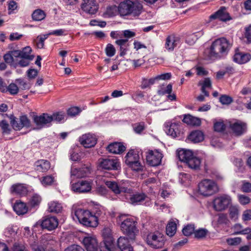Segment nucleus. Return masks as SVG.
Instances as JSON below:
<instances>
[{"mask_svg":"<svg viewBox=\"0 0 251 251\" xmlns=\"http://www.w3.org/2000/svg\"><path fill=\"white\" fill-rule=\"evenodd\" d=\"M232 46L230 43L225 38L215 40L212 44L209 52L211 58L219 59L226 55Z\"/></svg>","mask_w":251,"mask_h":251,"instance_id":"nucleus-1","label":"nucleus"},{"mask_svg":"<svg viewBox=\"0 0 251 251\" xmlns=\"http://www.w3.org/2000/svg\"><path fill=\"white\" fill-rule=\"evenodd\" d=\"M100 212H97L94 215L88 210L80 208L76 209L75 215L79 222L82 225L95 227L98 225V217L100 215Z\"/></svg>","mask_w":251,"mask_h":251,"instance_id":"nucleus-2","label":"nucleus"},{"mask_svg":"<svg viewBox=\"0 0 251 251\" xmlns=\"http://www.w3.org/2000/svg\"><path fill=\"white\" fill-rule=\"evenodd\" d=\"M199 192L204 196L209 197L218 191V187L217 183L213 180L204 179L202 180L199 184Z\"/></svg>","mask_w":251,"mask_h":251,"instance_id":"nucleus-3","label":"nucleus"},{"mask_svg":"<svg viewBox=\"0 0 251 251\" xmlns=\"http://www.w3.org/2000/svg\"><path fill=\"white\" fill-rule=\"evenodd\" d=\"M126 216V215H121L119 216V219L121 221H123L121 224V228L122 231L129 238L132 240L134 238L135 233L136 231V228L135 225L134 220L131 218L125 217Z\"/></svg>","mask_w":251,"mask_h":251,"instance_id":"nucleus-4","label":"nucleus"},{"mask_svg":"<svg viewBox=\"0 0 251 251\" xmlns=\"http://www.w3.org/2000/svg\"><path fill=\"white\" fill-rule=\"evenodd\" d=\"M105 184L116 195L120 194L121 193H130L131 192V190L128 188L127 183L125 181L118 182L106 181Z\"/></svg>","mask_w":251,"mask_h":251,"instance_id":"nucleus-5","label":"nucleus"},{"mask_svg":"<svg viewBox=\"0 0 251 251\" xmlns=\"http://www.w3.org/2000/svg\"><path fill=\"white\" fill-rule=\"evenodd\" d=\"M147 244L153 248H161L165 244V237L159 232L149 234L146 238Z\"/></svg>","mask_w":251,"mask_h":251,"instance_id":"nucleus-6","label":"nucleus"},{"mask_svg":"<svg viewBox=\"0 0 251 251\" xmlns=\"http://www.w3.org/2000/svg\"><path fill=\"white\" fill-rule=\"evenodd\" d=\"M139 155L134 151H129L126 156V163L133 170L139 171L143 169V166L139 162Z\"/></svg>","mask_w":251,"mask_h":251,"instance_id":"nucleus-7","label":"nucleus"},{"mask_svg":"<svg viewBox=\"0 0 251 251\" xmlns=\"http://www.w3.org/2000/svg\"><path fill=\"white\" fill-rule=\"evenodd\" d=\"M231 199L228 195H224L215 198L213 207L215 210L221 211L226 209L231 203Z\"/></svg>","mask_w":251,"mask_h":251,"instance_id":"nucleus-8","label":"nucleus"},{"mask_svg":"<svg viewBox=\"0 0 251 251\" xmlns=\"http://www.w3.org/2000/svg\"><path fill=\"white\" fill-rule=\"evenodd\" d=\"M99 167L104 170H116L120 167V163L117 159L100 158L98 160Z\"/></svg>","mask_w":251,"mask_h":251,"instance_id":"nucleus-9","label":"nucleus"},{"mask_svg":"<svg viewBox=\"0 0 251 251\" xmlns=\"http://www.w3.org/2000/svg\"><path fill=\"white\" fill-rule=\"evenodd\" d=\"M162 157V154L157 150L150 151L146 155L147 162L152 166L159 165Z\"/></svg>","mask_w":251,"mask_h":251,"instance_id":"nucleus-10","label":"nucleus"},{"mask_svg":"<svg viewBox=\"0 0 251 251\" xmlns=\"http://www.w3.org/2000/svg\"><path fill=\"white\" fill-rule=\"evenodd\" d=\"M33 121L37 126V129H41L48 126L52 122V118L47 113H43L39 116H34Z\"/></svg>","mask_w":251,"mask_h":251,"instance_id":"nucleus-11","label":"nucleus"},{"mask_svg":"<svg viewBox=\"0 0 251 251\" xmlns=\"http://www.w3.org/2000/svg\"><path fill=\"white\" fill-rule=\"evenodd\" d=\"M251 59L250 53L240 51L238 49L235 50L233 56V60L234 62L239 64H244L248 63Z\"/></svg>","mask_w":251,"mask_h":251,"instance_id":"nucleus-12","label":"nucleus"},{"mask_svg":"<svg viewBox=\"0 0 251 251\" xmlns=\"http://www.w3.org/2000/svg\"><path fill=\"white\" fill-rule=\"evenodd\" d=\"M180 126L179 123L167 122L164 124V130L168 135L175 138L179 134Z\"/></svg>","mask_w":251,"mask_h":251,"instance_id":"nucleus-13","label":"nucleus"},{"mask_svg":"<svg viewBox=\"0 0 251 251\" xmlns=\"http://www.w3.org/2000/svg\"><path fill=\"white\" fill-rule=\"evenodd\" d=\"M81 8L87 13L94 14L98 11V4L95 0H83Z\"/></svg>","mask_w":251,"mask_h":251,"instance_id":"nucleus-14","label":"nucleus"},{"mask_svg":"<svg viewBox=\"0 0 251 251\" xmlns=\"http://www.w3.org/2000/svg\"><path fill=\"white\" fill-rule=\"evenodd\" d=\"M80 143L86 148L94 147L97 143L96 137L90 133L85 134L79 137Z\"/></svg>","mask_w":251,"mask_h":251,"instance_id":"nucleus-15","label":"nucleus"},{"mask_svg":"<svg viewBox=\"0 0 251 251\" xmlns=\"http://www.w3.org/2000/svg\"><path fill=\"white\" fill-rule=\"evenodd\" d=\"M72 190L76 193H86L91 190V185L89 182L82 180L73 184Z\"/></svg>","mask_w":251,"mask_h":251,"instance_id":"nucleus-16","label":"nucleus"},{"mask_svg":"<svg viewBox=\"0 0 251 251\" xmlns=\"http://www.w3.org/2000/svg\"><path fill=\"white\" fill-rule=\"evenodd\" d=\"M230 127L232 132L236 135L240 136L244 134L247 130V126L245 122L238 121L230 124Z\"/></svg>","mask_w":251,"mask_h":251,"instance_id":"nucleus-17","label":"nucleus"},{"mask_svg":"<svg viewBox=\"0 0 251 251\" xmlns=\"http://www.w3.org/2000/svg\"><path fill=\"white\" fill-rule=\"evenodd\" d=\"M83 244L87 251H98V242L94 237H85L83 240Z\"/></svg>","mask_w":251,"mask_h":251,"instance_id":"nucleus-18","label":"nucleus"},{"mask_svg":"<svg viewBox=\"0 0 251 251\" xmlns=\"http://www.w3.org/2000/svg\"><path fill=\"white\" fill-rule=\"evenodd\" d=\"M180 43V39L178 37L174 35H170L167 36L166 39L165 48L170 51H172Z\"/></svg>","mask_w":251,"mask_h":251,"instance_id":"nucleus-19","label":"nucleus"},{"mask_svg":"<svg viewBox=\"0 0 251 251\" xmlns=\"http://www.w3.org/2000/svg\"><path fill=\"white\" fill-rule=\"evenodd\" d=\"M210 20L218 19L221 21H229L231 18L225 7H222L218 11L210 16Z\"/></svg>","mask_w":251,"mask_h":251,"instance_id":"nucleus-20","label":"nucleus"},{"mask_svg":"<svg viewBox=\"0 0 251 251\" xmlns=\"http://www.w3.org/2000/svg\"><path fill=\"white\" fill-rule=\"evenodd\" d=\"M58 225V219L55 217H48L44 219L41 224L42 227L48 230H52L55 229Z\"/></svg>","mask_w":251,"mask_h":251,"instance_id":"nucleus-21","label":"nucleus"},{"mask_svg":"<svg viewBox=\"0 0 251 251\" xmlns=\"http://www.w3.org/2000/svg\"><path fill=\"white\" fill-rule=\"evenodd\" d=\"M128 3H129V5H130L129 9L130 15L133 16H137L141 13L143 6L140 2L138 0L131 1L128 0Z\"/></svg>","mask_w":251,"mask_h":251,"instance_id":"nucleus-22","label":"nucleus"},{"mask_svg":"<svg viewBox=\"0 0 251 251\" xmlns=\"http://www.w3.org/2000/svg\"><path fill=\"white\" fill-rule=\"evenodd\" d=\"M110 153L120 154L126 150V147L121 143L114 142L110 144L106 148Z\"/></svg>","mask_w":251,"mask_h":251,"instance_id":"nucleus-23","label":"nucleus"},{"mask_svg":"<svg viewBox=\"0 0 251 251\" xmlns=\"http://www.w3.org/2000/svg\"><path fill=\"white\" fill-rule=\"evenodd\" d=\"M71 173L72 176H75L78 178L83 177L90 173V169L86 166L79 169L72 168Z\"/></svg>","mask_w":251,"mask_h":251,"instance_id":"nucleus-24","label":"nucleus"},{"mask_svg":"<svg viewBox=\"0 0 251 251\" xmlns=\"http://www.w3.org/2000/svg\"><path fill=\"white\" fill-rule=\"evenodd\" d=\"M10 192L12 194L19 195H25L27 193V187L24 184L17 183L13 184L10 188Z\"/></svg>","mask_w":251,"mask_h":251,"instance_id":"nucleus-25","label":"nucleus"},{"mask_svg":"<svg viewBox=\"0 0 251 251\" xmlns=\"http://www.w3.org/2000/svg\"><path fill=\"white\" fill-rule=\"evenodd\" d=\"M50 167V162L47 160L41 159L34 164L35 169L40 172H46Z\"/></svg>","mask_w":251,"mask_h":251,"instance_id":"nucleus-26","label":"nucleus"},{"mask_svg":"<svg viewBox=\"0 0 251 251\" xmlns=\"http://www.w3.org/2000/svg\"><path fill=\"white\" fill-rule=\"evenodd\" d=\"M193 155L192 152L190 150L180 149L177 151V156L179 160L185 163Z\"/></svg>","mask_w":251,"mask_h":251,"instance_id":"nucleus-27","label":"nucleus"},{"mask_svg":"<svg viewBox=\"0 0 251 251\" xmlns=\"http://www.w3.org/2000/svg\"><path fill=\"white\" fill-rule=\"evenodd\" d=\"M128 1V0H126L120 3L118 10L121 16H124L130 15L129 10L130 5H129Z\"/></svg>","mask_w":251,"mask_h":251,"instance_id":"nucleus-28","label":"nucleus"},{"mask_svg":"<svg viewBox=\"0 0 251 251\" xmlns=\"http://www.w3.org/2000/svg\"><path fill=\"white\" fill-rule=\"evenodd\" d=\"M184 123L193 126H199L201 124L200 119L190 115H185L183 119Z\"/></svg>","mask_w":251,"mask_h":251,"instance_id":"nucleus-29","label":"nucleus"},{"mask_svg":"<svg viewBox=\"0 0 251 251\" xmlns=\"http://www.w3.org/2000/svg\"><path fill=\"white\" fill-rule=\"evenodd\" d=\"M14 210L19 215H23L27 211V207L23 202H16L13 206Z\"/></svg>","mask_w":251,"mask_h":251,"instance_id":"nucleus-30","label":"nucleus"},{"mask_svg":"<svg viewBox=\"0 0 251 251\" xmlns=\"http://www.w3.org/2000/svg\"><path fill=\"white\" fill-rule=\"evenodd\" d=\"M188 166L193 170H198L200 168L201 160L200 158L194 156L191 157L189 160L186 163Z\"/></svg>","mask_w":251,"mask_h":251,"instance_id":"nucleus-31","label":"nucleus"},{"mask_svg":"<svg viewBox=\"0 0 251 251\" xmlns=\"http://www.w3.org/2000/svg\"><path fill=\"white\" fill-rule=\"evenodd\" d=\"M204 139L203 133L200 130L192 131L189 136V139L194 143L202 141Z\"/></svg>","mask_w":251,"mask_h":251,"instance_id":"nucleus-32","label":"nucleus"},{"mask_svg":"<svg viewBox=\"0 0 251 251\" xmlns=\"http://www.w3.org/2000/svg\"><path fill=\"white\" fill-rule=\"evenodd\" d=\"M200 85L201 86V90L205 97L209 96V92H207L206 89L211 88V81L209 78H205L202 81L199 82Z\"/></svg>","mask_w":251,"mask_h":251,"instance_id":"nucleus-33","label":"nucleus"},{"mask_svg":"<svg viewBox=\"0 0 251 251\" xmlns=\"http://www.w3.org/2000/svg\"><path fill=\"white\" fill-rule=\"evenodd\" d=\"M102 235L103 237V243H106L110 244L113 243L111 229L109 227H104L102 230Z\"/></svg>","mask_w":251,"mask_h":251,"instance_id":"nucleus-34","label":"nucleus"},{"mask_svg":"<svg viewBox=\"0 0 251 251\" xmlns=\"http://www.w3.org/2000/svg\"><path fill=\"white\" fill-rule=\"evenodd\" d=\"M148 198L147 196L144 193H136L130 198V201L132 204H137L146 200Z\"/></svg>","mask_w":251,"mask_h":251,"instance_id":"nucleus-35","label":"nucleus"},{"mask_svg":"<svg viewBox=\"0 0 251 251\" xmlns=\"http://www.w3.org/2000/svg\"><path fill=\"white\" fill-rule=\"evenodd\" d=\"M62 208L61 204L57 201H53L49 203L48 210L50 212L59 213Z\"/></svg>","mask_w":251,"mask_h":251,"instance_id":"nucleus-36","label":"nucleus"},{"mask_svg":"<svg viewBox=\"0 0 251 251\" xmlns=\"http://www.w3.org/2000/svg\"><path fill=\"white\" fill-rule=\"evenodd\" d=\"M49 34L38 35L36 39L34 40V42L36 44V46L39 49H43L44 46V41L48 38Z\"/></svg>","mask_w":251,"mask_h":251,"instance_id":"nucleus-37","label":"nucleus"},{"mask_svg":"<svg viewBox=\"0 0 251 251\" xmlns=\"http://www.w3.org/2000/svg\"><path fill=\"white\" fill-rule=\"evenodd\" d=\"M31 51V48L29 46L24 48L22 50H21V58L27 59L29 60H32L34 56L30 55Z\"/></svg>","mask_w":251,"mask_h":251,"instance_id":"nucleus-38","label":"nucleus"},{"mask_svg":"<svg viewBox=\"0 0 251 251\" xmlns=\"http://www.w3.org/2000/svg\"><path fill=\"white\" fill-rule=\"evenodd\" d=\"M172 91V85L171 84H168L166 87L164 85L160 86L157 90V94L160 96H163L165 94H170Z\"/></svg>","mask_w":251,"mask_h":251,"instance_id":"nucleus-39","label":"nucleus"},{"mask_svg":"<svg viewBox=\"0 0 251 251\" xmlns=\"http://www.w3.org/2000/svg\"><path fill=\"white\" fill-rule=\"evenodd\" d=\"M46 17L44 11L41 9L35 10L32 14V17L34 21H40L43 20Z\"/></svg>","mask_w":251,"mask_h":251,"instance_id":"nucleus-40","label":"nucleus"},{"mask_svg":"<svg viewBox=\"0 0 251 251\" xmlns=\"http://www.w3.org/2000/svg\"><path fill=\"white\" fill-rule=\"evenodd\" d=\"M176 226L174 222H170L166 226V234L170 236H173L176 233Z\"/></svg>","mask_w":251,"mask_h":251,"instance_id":"nucleus-41","label":"nucleus"},{"mask_svg":"<svg viewBox=\"0 0 251 251\" xmlns=\"http://www.w3.org/2000/svg\"><path fill=\"white\" fill-rule=\"evenodd\" d=\"M19 122L21 123V126H19L18 129H22L23 127H28L30 126V120L26 116H21Z\"/></svg>","mask_w":251,"mask_h":251,"instance_id":"nucleus-42","label":"nucleus"},{"mask_svg":"<svg viewBox=\"0 0 251 251\" xmlns=\"http://www.w3.org/2000/svg\"><path fill=\"white\" fill-rule=\"evenodd\" d=\"M195 226L194 225H188L185 226L182 230V232L185 236H190L192 233H194Z\"/></svg>","mask_w":251,"mask_h":251,"instance_id":"nucleus-43","label":"nucleus"},{"mask_svg":"<svg viewBox=\"0 0 251 251\" xmlns=\"http://www.w3.org/2000/svg\"><path fill=\"white\" fill-rule=\"evenodd\" d=\"M208 233L207 229L204 228H200L194 231L195 237L198 239L204 238Z\"/></svg>","mask_w":251,"mask_h":251,"instance_id":"nucleus-44","label":"nucleus"},{"mask_svg":"<svg viewBox=\"0 0 251 251\" xmlns=\"http://www.w3.org/2000/svg\"><path fill=\"white\" fill-rule=\"evenodd\" d=\"M117 244L118 246L120 249V250L123 249L124 247H126V246H128L130 245L129 244V241L127 238L123 237H120L118 239Z\"/></svg>","mask_w":251,"mask_h":251,"instance_id":"nucleus-45","label":"nucleus"},{"mask_svg":"<svg viewBox=\"0 0 251 251\" xmlns=\"http://www.w3.org/2000/svg\"><path fill=\"white\" fill-rule=\"evenodd\" d=\"M54 181V178L52 176H47L42 177L41 179L42 184L45 186L50 185Z\"/></svg>","mask_w":251,"mask_h":251,"instance_id":"nucleus-46","label":"nucleus"},{"mask_svg":"<svg viewBox=\"0 0 251 251\" xmlns=\"http://www.w3.org/2000/svg\"><path fill=\"white\" fill-rule=\"evenodd\" d=\"M198 39V37L196 33H193L187 36L186 43L189 46H192L195 43Z\"/></svg>","mask_w":251,"mask_h":251,"instance_id":"nucleus-47","label":"nucleus"},{"mask_svg":"<svg viewBox=\"0 0 251 251\" xmlns=\"http://www.w3.org/2000/svg\"><path fill=\"white\" fill-rule=\"evenodd\" d=\"M65 113L62 112H56L50 115L52 118V121H54L57 122H60L63 121L65 118Z\"/></svg>","mask_w":251,"mask_h":251,"instance_id":"nucleus-48","label":"nucleus"},{"mask_svg":"<svg viewBox=\"0 0 251 251\" xmlns=\"http://www.w3.org/2000/svg\"><path fill=\"white\" fill-rule=\"evenodd\" d=\"M106 54L109 57L113 56L116 53V50L114 46L111 44H108L105 49Z\"/></svg>","mask_w":251,"mask_h":251,"instance_id":"nucleus-49","label":"nucleus"},{"mask_svg":"<svg viewBox=\"0 0 251 251\" xmlns=\"http://www.w3.org/2000/svg\"><path fill=\"white\" fill-rule=\"evenodd\" d=\"M145 128V124L144 122L136 123L133 125L134 131L138 134H140Z\"/></svg>","mask_w":251,"mask_h":251,"instance_id":"nucleus-50","label":"nucleus"},{"mask_svg":"<svg viewBox=\"0 0 251 251\" xmlns=\"http://www.w3.org/2000/svg\"><path fill=\"white\" fill-rule=\"evenodd\" d=\"M7 91H8L10 94L14 95H16L19 92V87L17 85L13 83H12L7 86Z\"/></svg>","mask_w":251,"mask_h":251,"instance_id":"nucleus-51","label":"nucleus"},{"mask_svg":"<svg viewBox=\"0 0 251 251\" xmlns=\"http://www.w3.org/2000/svg\"><path fill=\"white\" fill-rule=\"evenodd\" d=\"M41 201V197L38 195L35 194L32 197L30 201V203L32 206H35L39 205Z\"/></svg>","mask_w":251,"mask_h":251,"instance_id":"nucleus-52","label":"nucleus"},{"mask_svg":"<svg viewBox=\"0 0 251 251\" xmlns=\"http://www.w3.org/2000/svg\"><path fill=\"white\" fill-rule=\"evenodd\" d=\"M238 198L240 203L242 205H246L250 202L251 199L247 196L244 195H239L238 196Z\"/></svg>","mask_w":251,"mask_h":251,"instance_id":"nucleus-53","label":"nucleus"},{"mask_svg":"<svg viewBox=\"0 0 251 251\" xmlns=\"http://www.w3.org/2000/svg\"><path fill=\"white\" fill-rule=\"evenodd\" d=\"M214 130L218 132H221L225 128V126L222 121L216 122L214 124Z\"/></svg>","mask_w":251,"mask_h":251,"instance_id":"nucleus-54","label":"nucleus"},{"mask_svg":"<svg viewBox=\"0 0 251 251\" xmlns=\"http://www.w3.org/2000/svg\"><path fill=\"white\" fill-rule=\"evenodd\" d=\"M16 82L23 90L28 89L30 88L29 84L22 79H17L16 80Z\"/></svg>","mask_w":251,"mask_h":251,"instance_id":"nucleus-55","label":"nucleus"},{"mask_svg":"<svg viewBox=\"0 0 251 251\" xmlns=\"http://www.w3.org/2000/svg\"><path fill=\"white\" fill-rule=\"evenodd\" d=\"M220 101L223 104H229L233 101V100L230 97L225 95L220 98Z\"/></svg>","mask_w":251,"mask_h":251,"instance_id":"nucleus-56","label":"nucleus"},{"mask_svg":"<svg viewBox=\"0 0 251 251\" xmlns=\"http://www.w3.org/2000/svg\"><path fill=\"white\" fill-rule=\"evenodd\" d=\"M239 211L236 206H231L229 208V215L231 218L236 219L238 215Z\"/></svg>","mask_w":251,"mask_h":251,"instance_id":"nucleus-57","label":"nucleus"},{"mask_svg":"<svg viewBox=\"0 0 251 251\" xmlns=\"http://www.w3.org/2000/svg\"><path fill=\"white\" fill-rule=\"evenodd\" d=\"M244 36L248 43H251V25L245 28Z\"/></svg>","mask_w":251,"mask_h":251,"instance_id":"nucleus-58","label":"nucleus"},{"mask_svg":"<svg viewBox=\"0 0 251 251\" xmlns=\"http://www.w3.org/2000/svg\"><path fill=\"white\" fill-rule=\"evenodd\" d=\"M118 8L115 5L108 6L107 7L106 14L109 16H113L117 13Z\"/></svg>","mask_w":251,"mask_h":251,"instance_id":"nucleus-59","label":"nucleus"},{"mask_svg":"<svg viewBox=\"0 0 251 251\" xmlns=\"http://www.w3.org/2000/svg\"><path fill=\"white\" fill-rule=\"evenodd\" d=\"M0 126L2 129L3 133H9L10 132L9 126L8 123L5 120H2L0 122Z\"/></svg>","mask_w":251,"mask_h":251,"instance_id":"nucleus-60","label":"nucleus"},{"mask_svg":"<svg viewBox=\"0 0 251 251\" xmlns=\"http://www.w3.org/2000/svg\"><path fill=\"white\" fill-rule=\"evenodd\" d=\"M241 190L245 193L251 192V183L245 181H243Z\"/></svg>","mask_w":251,"mask_h":251,"instance_id":"nucleus-61","label":"nucleus"},{"mask_svg":"<svg viewBox=\"0 0 251 251\" xmlns=\"http://www.w3.org/2000/svg\"><path fill=\"white\" fill-rule=\"evenodd\" d=\"M241 242V239L240 237H235L233 238H228L226 240V242L229 245H237Z\"/></svg>","mask_w":251,"mask_h":251,"instance_id":"nucleus-62","label":"nucleus"},{"mask_svg":"<svg viewBox=\"0 0 251 251\" xmlns=\"http://www.w3.org/2000/svg\"><path fill=\"white\" fill-rule=\"evenodd\" d=\"M242 219L244 221L251 220V209H247L243 212L242 214Z\"/></svg>","mask_w":251,"mask_h":251,"instance_id":"nucleus-63","label":"nucleus"},{"mask_svg":"<svg viewBox=\"0 0 251 251\" xmlns=\"http://www.w3.org/2000/svg\"><path fill=\"white\" fill-rule=\"evenodd\" d=\"M64 251H84V250L79 246L73 245L65 249Z\"/></svg>","mask_w":251,"mask_h":251,"instance_id":"nucleus-64","label":"nucleus"}]
</instances>
